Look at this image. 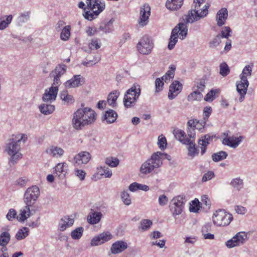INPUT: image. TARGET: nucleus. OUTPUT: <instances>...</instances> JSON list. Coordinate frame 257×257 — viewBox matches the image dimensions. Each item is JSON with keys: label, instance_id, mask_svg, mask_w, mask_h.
<instances>
[{"label": "nucleus", "instance_id": "4be33fe9", "mask_svg": "<svg viewBox=\"0 0 257 257\" xmlns=\"http://www.w3.org/2000/svg\"><path fill=\"white\" fill-rule=\"evenodd\" d=\"M228 12L226 8H223L219 10L216 15L217 25L218 27H221L225 24V22L228 18Z\"/></svg>", "mask_w": 257, "mask_h": 257}, {"label": "nucleus", "instance_id": "393cba45", "mask_svg": "<svg viewBox=\"0 0 257 257\" xmlns=\"http://www.w3.org/2000/svg\"><path fill=\"white\" fill-rule=\"evenodd\" d=\"M73 218H70L69 216H65L59 221L58 229L61 231H64L67 228L70 227L74 223Z\"/></svg>", "mask_w": 257, "mask_h": 257}, {"label": "nucleus", "instance_id": "cd10ccee", "mask_svg": "<svg viewBox=\"0 0 257 257\" xmlns=\"http://www.w3.org/2000/svg\"><path fill=\"white\" fill-rule=\"evenodd\" d=\"M173 134L175 138L183 144H188L190 139L186 137V133L183 130L175 128L173 130Z\"/></svg>", "mask_w": 257, "mask_h": 257}, {"label": "nucleus", "instance_id": "6e6552de", "mask_svg": "<svg viewBox=\"0 0 257 257\" xmlns=\"http://www.w3.org/2000/svg\"><path fill=\"white\" fill-rule=\"evenodd\" d=\"M156 154L154 153L152 155L151 158L143 163L140 168L141 174L146 175L151 173L155 169L159 168L162 165L156 157Z\"/></svg>", "mask_w": 257, "mask_h": 257}, {"label": "nucleus", "instance_id": "f3484780", "mask_svg": "<svg viewBox=\"0 0 257 257\" xmlns=\"http://www.w3.org/2000/svg\"><path fill=\"white\" fill-rule=\"evenodd\" d=\"M58 91V88L57 87H53V86H51L48 89H45L42 97L43 101L50 103L55 101L57 95Z\"/></svg>", "mask_w": 257, "mask_h": 257}, {"label": "nucleus", "instance_id": "f257e3e1", "mask_svg": "<svg viewBox=\"0 0 257 257\" xmlns=\"http://www.w3.org/2000/svg\"><path fill=\"white\" fill-rule=\"evenodd\" d=\"M27 140V136L24 134L13 135L7 141L5 146V151L11 157L9 159L10 165H15L22 158L23 155L20 152V143H25Z\"/></svg>", "mask_w": 257, "mask_h": 257}, {"label": "nucleus", "instance_id": "412c9836", "mask_svg": "<svg viewBox=\"0 0 257 257\" xmlns=\"http://www.w3.org/2000/svg\"><path fill=\"white\" fill-rule=\"evenodd\" d=\"M249 85V82L247 79H240L239 83H236V89L239 93L240 96L239 99V101L241 102L244 98V95L246 93L247 89Z\"/></svg>", "mask_w": 257, "mask_h": 257}, {"label": "nucleus", "instance_id": "9d476101", "mask_svg": "<svg viewBox=\"0 0 257 257\" xmlns=\"http://www.w3.org/2000/svg\"><path fill=\"white\" fill-rule=\"evenodd\" d=\"M40 190L38 186H32L28 188L25 192L24 201L26 205L32 206L40 196Z\"/></svg>", "mask_w": 257, "mask_h": 257}, {"label": "nucleus", "instance_id": "13d9d810", "mask_svg": "<svg viewBox=\"0 0 257 257\" xmlns=\"http://www.w3.org/2000/svg\"><path fill=\"white\" fill-rule=\"evenodd\" d=\"M119 160L115 157H110L106 159L105 163L111 167H115L119 164Z\"/></svg>", "mask_w": 257, "mask_h": 257}, {"label": "nucleus", "instance_id": "bf43d9fd", "mask_svg": "<svg viewBox=\"0 0 257 257\" xmlns=\"http://www.w3.org/2000/svg\"><path fill=\"white\" fill-rule=\"evenodd\" d=\"M121 199L125 205L128 206L131 204V199L127 192L123 191L121 192Z\"/></svg>", "mask_w": 257, "mask_h": 257}, {"label": "nucleus", "instance_id": "c756f323", "mask_svg": "<svg viewBox=\"0 0 257 257\" xmlns=\"http://www.w3.org/2000/svg\"><path fill=\"white\" fill-rule=\"evenodd\" d=\"M100 212L91 211L87 217V221L91 224H95L98 223L102 217Z\"/></svg>", "mask_w": 257, "mask_h": 257}, {"label": "nucleus", "instance_id": "e2e57ef3", "mask_svg": "<svg viewBox=\"0 0 257 257\" xmlns=\"http://www.w3.org/2000/svg\"><path fill=\"white\" fill-rule=\"evenodd\" d=\"M30 12H25L21 13L18 18L19 23H24L28 21L30 19Z\"/></svg>", "mask_w": 257, "mask_h": 257}, {"label": "nucleus", "instance_id": "f8f14e48", "mask_svg": "<svg viewBox=\"0 0 257 257\" xmlns=\"http://www.w3.org/2000/svg\"><path fill=\"white\" fill-rule=\"evenodd\" d=\"M247 239V235L245 232H239L227 240L225 242V245L229 248H233L243 244Z\"/></svg>", "mask_w": 257, "mask_h": 257}, {"label": "nucleus", "instance_id": "58836bf2", "mask_svg": "<svg viewBox=\"0 0 257 257\" xmlns=\"http://www.w3.org/2000/svg\"><path fill=\"white\" fill-rule=\"evenodd\" d=\"M206 82L205 79H201L194 81L192 89H196V90L199 91L201 93L204 90L206 87Z\"/></svg>", "mask_w": 257, "mask_h": 257}, {"label": "nucleus", "instance_id": "f03ea898", "mask_svg": "<svg viewBox=\"0 0 257 257\" xmlns=\"http://www.w3.org/2000/svg\"><path fill=\"white\" fill-rule=\"evenodd\" d=\"M96 115L94 110L90 108H79L73 114L72 120L73 126L76 130H80L85 126L94 123Z\"/></svg>", "mask_w": 257, "mask_h": 257}, {"label": "nucleus", "instance_id": "09e8293b", "mask_svg": "<svg viewBox=\"0 0 257 257\" xmlns=\"http://www.w3.org/2000/svg\"><path fill=\"white\" fill-rule=\"evenodd\" d=\"M195 121H193L192 119L189 120L187 122V126H188V130H187V133L188 136L190 137V138H195L196 134L195 132V127H194V124Z\"/></svg>", "mask_w": 257, "mask_h": 257}, {"label": "nucleus", "instance_id": "5fc2aeb1", "mask_svg": "<svg viewBox=\"0 0 257 257\" xmlns=\"http://www.w3.org/2000/svg\"><path fill=\"white\" fill-rule=\"evenodd\" d=\"M83 231L84 228L82 227L77 228L71 232V237L73 239H79L82 236Z\"/></svg>", "mask_w": 257, "mask_h": 257}, {"label": "nucleus", "instance_id": "c03bdc74", "mask_svg": "<svg viewBox=\"0 0 257 257\" xmlns=\"http://www.w3.org/2000/svg\"><path fill=\"white\" fill-rule=\"evenodd\" d=\"M227 156L226 152L221 151L213 154L212 159L214 162H217L226 159Z\"/></svg>", "mask_w": 257, "mask_h": 257}, {"label": "nucleus", "instance_id": "6e6d98bb", "mask_svg": "<svg viewBox=\"0 0 257 257\" xmlns=\"http://www.w3.org/2000/svg\"><path fill=\"white\" fill-rule=\"evenodd\" d=\"M198 144L201 149V154L203 155L206 151V147L209 144L207 141L205 140L202 136L200 139L198 140Z\"/></svg>", "mask_w": 257, "mask_h": 257}, {"label": "nucleus", "instance_id": "7c9ffc66", "mask_svg": "<svg viewBox=\"0 0 257 257\" xmlns=\"http://www.w3.org/2000/svg\"><path fill=\"white\" fill-rule=\"evenodd\" d=\"M117 116V114L114 110L112 109H109L105 111L104 115L102 118V120H106L108 123H111L115 121Z\"/></svg>", "mask_w": 257, "mask_h": 257}, {"label": "nucleus", "instance_id": "680f3d73", "mask_svg": "<svg viewBox=\"0 0 257 257\" xmlns=\"http://www.w3.org/2000/svg\"><path fill=\"white\" fill-rule=\"evenodd\" d=\"M154 154H156V159H158L161 163H162V160L163 159H167L168 160L170 161L171 160V157L170 155L162 153L161 152H157L154 153Z\"/></svg>", "mask_w": 257, "mask_h": 257}, {"label": "nucleus", "instance_id": "a19ab883", "mask_svg": "<svg viewBox=\"0 0 257 257\" xmlns=\"http://www.w3.org/2000/svg\"><path fill=\"white\" fill-rule=\"evenodd\" d=\"M193 91L191 92L187 97V100L189 101H193L195 100L199 101L203 98V94L199 91L193 89Z\"/></svg>", "mask_w": 257, "mask_h": 257}, {"label": "nucleus", "instance_id": "7ed1b4c3", "mask_svg": "<svg viewBox=\"0 0 257 257\" xmlns=\"http://www.w3.org/2000/svg\"><path fill=\"white\" fill-rule=\"evenodd\" d=\"M86 4L87 8L90 11H85L83 16L89 21L96 18L105 7V4L101 3L100 0H86Z\"/></svg>", "mask_w": 257, "mask_h": 257}, {"label": "nucleus", "instance_id": "aec40b11", "mask_svg": "<svg viewBox=\"0 0 257 257\" xmlns=\"http://www.w3.org/2000/svg\"><path fill=\"white\" fill-rule=\"evenodd\" d=\"M84 83V79L81 75H75L65 83V86L67 88H74L79 87Z\"/></svg>", "mask_w": 257, "mask_h": 257}, {"label": "nucleus", "instance_id": "4468645a", "mask_svg": "<svg viewBox=\"0 0 257 257\" xmlns=\"http://www.w3.org/2000/svg\"><path fill=\"white\" fill-rule=\"evenodd\" d=\"M176 68L175 65H172L170 70L168 71L165 75L162 77L161 79L157 78L155 80L156 92H159L163 89L164 86L163 81H166L168 79L173 78L174 76V71Z\"/></svg>", "mask_w": 257, "mask_h": 257}, {"label": "nucleus", "instance_id": "f704fd0d", "mask_svg": "<svg viewBox=\"0 0 257 257\" xmlns=\"http://www.w3.org/2000/svg\"><path fill=\"white\" fill-rule=\"evenodd\" d=\"M13 16L12 15L5 16L1 19L0 21V31L4 30L7 28L11 23L13 20Z\"/></svg>", "mask_w": 257, "mask_h": 257}, {"label": "nucleus", "instance_id": "864d4df0", "mask_svg": "<svg viewBox=\"0 0 257 257\" xmlns=\"http://www.w3.org/2000/svg\"><path fill=\"white\" fill-rule=\"evenodd\" d=\"M252 68L250 65H246L243 69L242 73L240 75V79H247V77H249L251 75Z\"/></svg>", "mask_w": 257, "mask_h": 257}, {"label": "nucleus", "instance_id": "a18cd8bd", "mask_svg": "<svg viewBox=\"0 0 257 257\" xmlns=\"http://www.w3.org/2000/svg\"><path fill=\"white\" fill-rule=\"evenodd\" d=\"M29 229L28 227H24L19 229L16 234L17 239L20 240L24 239L29 235Z\"/></svg>", "mask_w": 257, "mask_h": 257}, {"label": "nucleus", "instance_id": "3c124183", "mask_svg": "<svg viewBox=\"0 0 257 257\" xmlns=\"http://www.w3.org/2000/svg\"><path fill=\"white\" fill-rule=\"evenodd\" d=\"M60 97L63 101L68 104H71L74 102L73 96L69 95L67 90H63L61 92Z\"/></svg>", "mask_w": 257, "mask_h": 257}, {"label": "nucleus", "instance_id": "052dcab7", "mask_svg": "<svg viewBox=\"0 0 257 257\" xmlns=\"http://www.w3.org/2000/svg\"><path fill=\"white\" fill-rule=\"evenodd\" d=\"M193 120L195 121L194 124L193 125L195 128L198 130L200 133H203L204 132V126L206 124V121L203 120L200 122L197 119Z\"/></svg>", "mask_w": 257, "mask_h": 257}, {"label": "nucleus", "instance_id": "a211bd4d", "mask_svg": "<svg viewBox=\"0 0 257 257\" xmlns=\"http://www.w3.org/2000/svg\"><path fill=\"white\" fill-rule=\"evenodd\" d=\"M227 136V134L226 137L223 139L222 144L234 149L237 148L243 139L242 136L236 137L235 136L228 137Z\"/></svg>", "mask_w": 257, "mask_h": 257}, {"label": "nucleus", "instance_id": "20e7f679", "mask_svg": "<svg viewBox=\"0 0 257 257\" xmlns=\"http://www.w3.org/2000/svg\"><path fill=\"white\" fill-rule=\"evenodd\" d=\"M86 4L87 8L90 11H85L83 16L89 21L96 18L105 7V4L101 3L100 0H86Z\"/></svg>", "mask_w": 257, "mask_h": 257}, {"label": "nucleus", "instance_id": "de8ad7c7", "mask_svg": "<svg viewBox=\"0 0 257 257\" xmlns=\"http://www.w3.org/2000/svg\"><path fill=\"white\" fill-rule=\"evenodd\" d=\"M153 222L149 219H142L140 222V225L139 229L141 231H145L148 230L152 225Z\"/></svg>", "mask_w": 257, "mask_h": 257}, {"label": "nucleus", "instance_id": "473e14b6", "mask_svg": "<svg viewBox=\"0 0 257 257\" xmlns=\"http://www.w3.org/2000/svg\"><path fill=\"white\" fill-rule=\"evenodd\" d=\"M67 166L66 163H58L54 168V173L59 177L60 179L65 178L66 172L65 170V167Z\"/></svg>", "mask_w": 257, "mask_h": 257}, {"label": "nucleus", "instance_id": "79ce46f5", "mask_svg": "<svg viewBox=\"0 0 257 257\" xmlns=\"http://www.w3.org/2000/svg\"><path fill=\"white\" fill-rule=\"evenodd\" d=\"M39 109L41 113L48 115L53 112L55 107L53 105L43 104L40 105Z\"/></svg>", "mask_w": 257, "mask_h": 257}, {"label": "nucleus", "instance_id": "69168bd1", "mask_svg": "<svg viewBox=\"0 0 257 257\" xmlns=\"http://www.w3.org/2000/svg\"><path fill=\"white\" fill-rule=\"evenodd\" d=\"M101 43L99 40L96 38L92 39L89 44V47L91 50H97L100 47Z\"/></svg>", "mask_w": 257, "mask_h": 257}, {"label": "nucleus", "instance_id": "72a5a7b5", "mask_svg": "<svg viewBox=\"0 0 257 257\" xmlns=\"http://www.w3.org/2000/svg\"><path fill=\"white\" fill-rule=\"evenodd\" d=\"M120 94L118 90H114L110 92L107 97V102L108 104L112 107H114L116 105V101Z\"/></svg>", "mask_w": 257, "mask_h": 257}, {"label": "nucleus", "instance_id": "dca6fc26", "mask_svg": "<svg viewBox=\"0 0 257 257\" xmlns=\"http://www.w3.org/2000/svg\"><path fill=\"white\" fill-rule=\"evenodd\" d=\"M91 159V155L85 151L81 152L75 155L73 158L72 163L75 166L87 164Z\"/></svg>", "mask_w": 257, "mask_h": 257}, {"label": "nucleus", "instance_id": "6ab92c4d", "mask_svg": "<svg viewBox=\"0 0 257 257\" xmlns=\"http://www.w3.org/2000/svg\"><path fill=\"white\" fill-rule=\"evenodd\" d=\"M182 89V85L178 81H174L170 86L168 98L170 100L174 99Z\"/></svg>", "mask_w": 257, "mask_h": 257}, {"label": "nucleus", "instance_id": "a878e982", "mask_svg": "<svg viewBox=\"0 0 257 257\" xmlns=\"http://www.w3.org/2000/svg\"><path fill=\"white\" fill-rule=\"evenodd\" d=\"M184 0H167L165 7L169 11L175 12L181 9Z\"/></svg>", "mask_w": 257, "mask_h": 257}, {"label": "nucleus", "instance_id": "39448f33", "mask_svg": "<svg viewBox=\"0 0 257 257\" xmlns=\"http://www.w3.org/2000/svg\"><path fill=\"white\" fill-rule=\"evenodd\" d=\"M141 92L140 85L138 83H134L125 93L123 99L124 106L126 108L134 106L139 99Z\"/></svg>", "mask_w": 257, "mask_h": 257}, {"label": "nucleus", "instance_id": "8fccbe9b", "mask_svg": "<svg viewBox=\"0 0 257 257\" xmlns=\"http://www.w3.org/2000/svg\"><path fill=\"white\" fill-rule=\"evenodd\" d=\"M219 89H211L208 92L204 97V100L206 101L210 102H212L216 97V94L219 93Z\"/></svg>", "mask_w": 257, "mask_h": 257}, {"label": "nucleus", "instance_id": "2f4dec72", "mask_svg": "<svg viewBox=\"0 0 257 257\" xmlns=\"http://www.w3.org/2000/svg\"><path fill=\"white\" fill-rule=\"evenodd\" d=\"M113 21L112 19H111L107 22H103L100 24L98 30L104 33H109L112 32L113 31Z\"/></svg>", "mask_w": 257, "mask_h": 257}, {"label": "nucleus", "instance_id": "bb28decb", "mask_svg": "<svg viewBox=\"0 0 257 257\" xmlns=\"http://www.w3.org/2000/svg\"><path fill=\"white\" fill-rule=\"evenodd\" d=\"M187 23H180L174 29H177L175 35L181 40L184 39L187 35L188 28Z\"/></svg>", "mask_w": 257, "mask_h": 257}, {"label": "nucleus", "instance_id": "2eb2a0df", "mask_svg": "<svg viewBox=\"0 0 257 257\" xmlns=\"http://www.w3.org/2000/svg\"><path fill=\"white\" fill-rule=\"evenodd\" d=\"M112 237V234L109 232H103L94 236L91 239L90 244L92 246L100 245L111 239Z\"/></svg>", "mask_w": 257, "mask_h": 257}, {"label": "nucleus", "instance_id": "423d86ee", "mask_svg": "<svg viewBox=\"0 0 257 257\" xmlns=\"http://www.w3.org/2000/svg\"><path fill=\"white\" fill-rule=\"evenodd\" d=\"M209 4H205L200 8H192L185 15V22L186 23H193L205 18L208 14Z\"/></svg>", "mask_w": 257, "mask_h": 257}, {"label": "nucleus", "instance_id": "4c0bfd02", "mask_svg": "<svg viewBox=\"0 0 257 257\" xmlns=\"http://www.w3.org/2000/svg\"><path fill=\"white\" fill-rule=\"evenodd\" d=\"M66 71V65H57L55 69L51 72L50 76H55L60 78L65 73Z\"/></svg>", "mask_w": 257, "mask_h": 257}, {"label": "nucleus", "instance_id": "49530a36", "mask_svg": "<svg viewBox=\"0 0 257 257\" xmlns=\"http://www.w3.org/2000/svg\"><path fill=\"white\" fill-rule=\"evenodd\" d=\"M11 239L10 233L8 231L2 232L0 235V245L6 246Z\"/></svg>", "mask_w": 257, "mask_h": 257}, {"label": "nucleus", "instance_id": "ea45409f", "mask_svg": "<svg viewBox=\"0 0 257 257\" xmlns=\"http://www.w3.org/2000/svg\"><path fill=\"white\" fill-rule=\"evenodd\" d=\"M70 34L71 26L70 25L66 26L61 30L60 39L64 41H67L69 39Z\"/></svg>", "mask_w": 257, "mask_h": 257}, {"label": "nucleus", "instance_id": "4d7b16f0", "mask_svg": "<svg viewBox=\"0 0 257 257\" xmlns=\"http://www.w3.org/2000/svg\"><path fill=\"white\" fill-rule=\"evenodd\" d=\"M231 33L232 30L231 28L228 26H225L222 28L220 35L221 38L228 39L231 36Z\"/></svg>", "mask_w": 257, "mask_h": 257}, {"label": "nucleus", "instance_id": "37998d69", "mask_svg": "<svg viewBox=\"0 0 257 257\" xmlns=\"http://www.w3.org/2000/svg\"><path fill=\"white\" fill-rule=\"evenodd\" d=\"M177 29H173L170 38L169 43L168 45V48L169 50H172L174 48L175 45L178 42V37H177L175 34H176Z\"/></svg>", "mask_w": 257, "mask_h": 257}, {"label": "nucleus", "instance_id": "5701e85b", "mask_svg": "<svg viewBox=\"0 0 257 257\" xmlns=\"http://www.w3.org/2000/svg\"><path fill=\"white\" fill-rule=\"evenodd\" d=\"M45 152L50 156L55 158H60L64 154V151L63 149L56 146L49 147Z\"/></svg>", "mask_w": 257, "mask_h": 257}, {"label": "nucleus", "instance_id": "0eeeda50", "mask_svg": "<svg viewBox=\"0 0 257 257\" xmlns=\"http://www.w3.org/2000/svg\"><path fill=\"white\" fill-rule=\"evenodd\" d=\"M213 222L217 226H225L229 224L233 219L232 215L224 210L219 209L212 216Z\"/></svg>", "mask_w": 257, "mask_h": 257}, {"label": "nucleus", "instance_id": "ddd939ff", "mask_svg": "<svg viewBox=\"0 0 257 257\" xmlns=\"http://www.w3.org/2000/svg\"><path fill=\"white\" fill-rule=\"evenodd\" d=\"M150 15L151 8L148 4H145L141 6L138 21L140 26L143 27L148 24Z\"/></svg>", "mask_w": 257, "mask_h": 257}, {"label": "nucleus", "instance_id": "c9c22d12", "mask_svg": "<svg viewBox=\"0 0 257 257\" xmlns=\"http://www.w3.org/2000/svg\"><path fill=\"white\" fill-rule=\"evenodd\" d=\"M30 207L26 205V206L21 210V213L17 217L18 220L24 222L27 219L28 216H29L30 214Z\"/></svg>", "mask_w": 257, "mask_h": 257}, {"label": "nucleus", "instance_id": "9b49d317", "mask_svg": "<svg viewBox=\"0 0 257 257\" xmlns=\"http://www.w3.org/2000/svg\"><path fill=\"white\" fill-rule=\"evenodd\" d=\"M154 47L152 39L148 36H144L137 44V48L140 53L143 55L150 54Z\"/></svg>", "mask_w": 257, "mask_h": 257}, {"label": "nucleus", "instance_id": "338daca9", "mask_svg": "<svg viewBox=\"0 0 257 257\" xmlns=\"http://www.w3.org/2000/svg\"><path fill=\"white\" fill-rule=\"evenodd\" d=\"M158 145L161 150H164L166 148V139L163 135L160 136L158 137Z\"/></svg>", "mask_w": 257, "mask_h": 257}, {"label": "nucleus", "instance_id": "0e129e2a", "mask_svg": "<svg viewBox=\"0 0 257 257\" xmlns=\"http://www.w3.org/2000/svg\"><path fill=\"white\" fill-rule=\"evenodd\" d=\"M221 36L220 34L217 35L210 42H209V47L211 48H215L218 46L221 41Z\"/></svg>", "mask_w": 257, "mask_h": 257}, {"label": "nucleus", "instance_id": "b1692460", "mask_svg": "<svg viewBox=\"0 0 257 257\" xmlns=\"http://www.w3.org/2000/svg\"><path fill=\"white\" fill-rule=\"evenodd\" d=\"M127 244L122 240H118L114 242L111 247V252L113 254H118L127 248Z\"/></svg>", "mask_w": 257, "mask_h": 257}, {"label": "nucleus", "instance_id": "1a4fd4ad", "mask_svg": "<svg viewBox=\"0 0 257 257\" xmlns=\"http://www.w3.org/2000/svg\"><path fill=\"white\" fill-rule=\"evenodd\" d=\"M185 203V198L180 195L174 197L171 200L169 207L173 216L175 217L182 213Z\"/></svg>", "mask_w": 257, "mask_h": 257}, {"label": "nucleus", "instance_id": "774afa93", "mask_svg": "<svg viewBox=\"0 0 257 257\" xmlns=\"http://www.w3.org/2000/svg\"><path fill=\"white\" fill-rule=\"evenodd\" d=\"M230 72L228 65H220L219 74L223 77L227 76Z\"/></svg>", "mask_w": 257, "mask_h": 257}, {"label": "nucleus", "instance_id": "603ef678", "mask_svg": "<svg viewBox=\"0 0 257 257\" xmlns=\"http://www.w3.org/2000/svg\"><path fill=\"white\" fill-rule=\"evenodd\" d=\"M230 185L233 188L239 190L243 187V180L239 177L233 179L230 182Z\"/></svg>", "mask_w": 257, "mask_h": 257}, {"label": "nucleus", "instance_id": "c85d7f7f", "mask_svg": "<svg viewBox=\"0 0 257 257\" xmlns=\"http://www.w3.org/2000/svg\"><path fill=\"white\" fill-rule=\"evenodd\" d=\"M185 145H188V155L193 158L196 156H198L199 153V150L196 146V145L193 141L189 140V142Z\"/></svg>", "mask_w": 257, "mask_h": 257}, {"label": "nucleus", "instance_id": "e433bc0d", "mask_svg": "<svg viewBox=\"0 0 257 257\" xmlns=\"http://www.w3.org/2000/svg\"><path fill=\"white\" fill-rule=\"evenodd\" d=\"M129 190L132 192H135L139 190L147 191L149 190V187L146 185L134 182L130 184Z\"/></svg>", "mask_w": 257, "mask_h": 257}]
</instances>
